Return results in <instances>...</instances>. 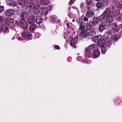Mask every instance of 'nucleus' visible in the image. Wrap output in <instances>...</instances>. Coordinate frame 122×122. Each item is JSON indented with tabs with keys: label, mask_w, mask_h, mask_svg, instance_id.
Returning a JSON list of instances; mask_svg holds the SVG:
<instances>
[{
	"label": "nucleus",
	"mask_w": 122,
	"mask_h": 122,
	"mask_svg": "<svg viewBox=\"0 0 122 122\" xmlns=\"http://www.w3.org/2000/svg\"><path fill=\"white\" fill-rule=\"evenodd\" d=\"M82 61L84 63H87L88 61L87 59L83 60H82Z\"/></svg>",
	"instance_id": "nucleus-44"
},
{
	"label": "nucleus",
	"mask_w": 122,
	"mask_h": 122,
	"mask_svg": "<svg viewBox=\"0 0 122 122\" xmlns=\"http://www.w3.org/2000/svg\"><path fill=\"white\" fill-rule=\"evenodd\" d=\"M98 24V18L97 17H94L92 20V21L89 22V25L90 28L92 26H95Z\"/></svg>",
	"instance_id": "nucleus-6"
},
{
	"label": "nucleus",
	"mask_w": 122,
	"mask_h": 122,
	"mask_svg": "<svg viewBox=\"0 0 122 122\" xmlns=\"http://www.w3.org/2000/svg\"><path fill=\"white\" fill-rule=\"evenodd\" d=\"M14 37H13V39H14Z\"/></svg>",
	"instance_id": "nucleus-53"
},
{
	"label": "nucleus",
	"mask_w": 122,
	"mask_h": 122,
	"mask_svg": "<svg viewBox=\"0 0 122 122\" xmlns=\"http://www.w3.org/2000/svg\"><path fill=\"white\" fill-rule=\"evenodd\" d=\"M19 35L18 36V39L20 40H26L29 38L28 39V40H29L31 39V35L29 32H23L21 34L22 37L20 36H19Z\"/></svg>",
	"instance_id": "nucleus-5"
},
{
	"label": "nucleus",
	"mask_w": 122,
	"mask_h": 122,
	"mask_svg": "<svg viewBox=\"0 0 122 122\" xmlns=\"http://www.w3.org/2000/svg\"><path fill=\"white\" fill-rule=\"evenodd\" d=\"M83 23H81L80 25L79 29L81 30V36L82 37H85L86 36L87 33V26L86 27V29H85V27L84 25H83ZM90 29L89 28L88 30H89Z\"/></svg>",
	"instance_id": "nucleus-4"
},
{
	"label": "nucleus",
	"mask_w": 122,
	"mask_h": 122,
	"mask_svg": "<svg viewBox=\"0 0 122 122\" xmlns=\"http://www.w3.org/2000/svg\"><path fill=\"white\" fill-rule=\"evenodd\" d=\"M74 20H72V21L73 22L74 21Z\"/></svg>",
	"instance_id": "nucleus-52"
},
{
	"label": "nucleus",
	"mask_w": 122,
	"mask_h": 122,
	"mask_svg": "<svg viewBox=\"0 0 122 122\" xmlns=\"http://www.w3.org/2000/svg\"><path fill=\"white\" fill-rule=\"evenodd\" d=\"M4 10V7L2 6H0V12H2Z\"/></svg>",
	"instance_id": "nucleus-39"
},
{
	"label": "nucleus",
	"mask_w": 122,
	"mask_h": 122,
	"mask_svg": "<svg viewBox=\"0 0 122 122\" xmlns=\"http://www.w3.org/2000/svg\"><path fill=\"white\" fill-rule=\"evenodd\" d=\"M6 2L7 5L12 7H15L17 6V3L15 1L11 0H6Z\"/></svg>",
	"instance_id": "nucleus-9"
},
{
	"label": "nucleus",
	"mask_w": 122,
	"mask_h": 122,
	"mask_svg": "<svg viewBox=\"0 0 122 122\" xmlns=\"http://www.w3.org/2000/svg\"><path fill=\"white\" fill-rule=\"evenodd\" d=\"M101 36L100 35H99L98 36H97L94 37L93 39V41L95 43H97V44L98 43L99 40L101 39Z\"/></svg>",
	"instance_id": "nucleus-17"
},
{
	"label": "nucleus",
	"mask_w": 122,
	"mask_h": 122,
	"mask_svg": "<svg viewBox=\"0 0 122 122\" xmlns=\"http://www.w3.org/2000/svg\"><path fill=\"white\" fill-rule=\"evenodd\" d=\"M54 47L56 49H60L59 47L57 45H56L55 46H54Z\"/></svg>",
	"instance_id": "nucleus-45"
},
{
	"label": "nucleus",
	"mask_w": 122,
	"mask_h": 122,
	"mask_svg": "<svg viewBox=\"0 0 122 122\" xmlns=\"http://www.w3.org/2000/svg\"><path fill=\"white\" fill-rule=\"evenodd\" d=\"M36 27V26L35 24H31L30 26L29 30L31 32H32L34 31Z\"/></svg>",
	"instance_id": "nucleus-27"
},
{
	"label": "nucleus",
	"mask_w": 122,
	"mask_h": 122,
	"mask_svg": "<svg viewBox=\"0 0 122 122\" xmlns=\"http://www.w3.org/2000/svg\"><path fill=\"white\" fill-rule=\"evenodd\" d=\"M112 27L114 32H117L119 30L118 26L115 23L113 24L112 25Z\"/></svg>",
	"instance_id": "nucleus-18"
},
{
	"label": "nucleus",
	"mask_w": 122,
	"mask_h": 122,
	"mask_svg": "<svg viewBox=\"0 0 122 122\" xmlns=\"http://www.w3.org/2000/svg\"><path fill=\"white\" fill-rule=\"evenodd\" d=\"M14 19L12 18H10L9 20V22L10 23H13L14 22Z\"/></svg>",
	"instance_id": "nucleus-40"
},
{
	"label": "nucleus",
	"mask_w": 122,
	"mask_h": 122,
	"mask_svg": "<svg viewBox=\"0 0 122 122\" xmlns=\"http://www.w3.org/2000/svg\"><path fill=\"white\" fill-rule=\"evenodd\" d=\"M101 4L103 6H107L108 5V3L105 0H102Z\"/></svg>",
	"instance_id": "nucleus-32"
},
{
	"label": "nucleus",
	"mask_w": 122,
	"mask_h": 122,
	"mask_svg": "<svg viewBox=\"0 0 122 122\" xmlns=\"http://www.w3.org/2000/svg\"><path fill=\"white\" fill-rule=\"evenodd\" d=\"M92 0H86V3L89 5L91 3Z\"/></svg>",
	"instance_id": "nucleus-37"
},
{
	"label": "nucleus",
	"mask_w": 122,
	"mask_h": 122,
	"mask_svg": "<svg viewBox=\"0 0 122 122\" xmlns=\"http://www.w3.org/2000/svg\"><path fill=\"white\" fill-rule=\"evenodd\" d=\"M76 0H71L69 2V4L70 5H71Z\"/></svg>",
	"instance_id": "nucleus-38"
},
{
	"label": "nucleus",
	"mask_w": 122,
	"mask_h": 122,
	"mask_svg": "<svg viewBox=\"0 0 122 122\" xmlns=\"http://www.w3.org/2000/svg\"><path fill=\"white\" fill-rule=\"evenodd\" d=\"M65 38H66V36H65Z\"/></svg>",
	"instance_id": "nucleus-54"
},
{
	"label": "nucleus",
	"mask_w": 122,
	"mask_h": 122,
	"mask_svg": "<svg viewBox=\"0 0 122 122\" xmlns=\"http://www.w3.org/2000/svg\"><path fill=\"white\" fill-rule=\"evenodd\" d=\"M96 34L95 31L93 30H91L88 33V35L90 36H94Z\"/></svg>",
	"instance_id": "nucleus-29"
},
{
	"label": "nucleus",
	"mask_w": 122,
	"mask_h": 122,
	"mask_svg": "<svg viewBox=\"0 0 122 122\" xmlns=\"http://www.w3.org/2000/svg\"><path fill=\"white\" fill-rule=\"evenodd\" d=\"M28 21L30 24H33L35 22V17L33 15H32L28 18Z\"/></svg>",
	"instance_id": "nucleus-13"
},
{
	"label": "nucleus",
	"mask_w": 122,
	"mask_h": 122,
	"mask_svg": "<svg viewBox=\"0 0 122 122\" xmlns=\"http://www.w3.org/2000/svg\"><path fill=\"white\" fill-rule=\"evenodd\" d=\"M35 21L37 24H40L42 22L41 16H39L35 17Z\"/></svg>",
	"instance_id": "nucleus-23"
},
{
	"label": "nucleus",
	"mask_w": 122,
	"mask_h": 122,
	"mask_svg": "<svg viewBox=\"0 0 122 122\" xmlns=\"http://www.w3.org/2000/svg\"><path fill=\"white\" fill-rule=\"evenodd\" d=\"M105 43L104 40L102 38L101 39L99 40L98 45L99 46L102 47L104 46Z\"/></svg>",
	"instance_id": "nucleus-15"
},
{
	"label": "nucleus",
	"mask_w": 122,
	"mask_h": 122,
	"mask_svg": "<svg viewBox=\"0 0 122 122\" xmlns=\"http://www.w3.org/2000/svg\"><path fill=\"white\" fill-rule=\"evenodd\" d=\"M15 23L18 25H20V23H19L18 21H16L15 22Z\"/></svg>",
	"instance_id": "nucleus-46"
},
{
	"label": "nucleus",
	"mask_w": 122,
	"mask_h": 122,
	"mask_svg": "<svg viewBox=\"0 0 122 122\" xmlns=\"http://www.w3.org/2000/svg\"><path fill=\"white\" fill-rule=\"evenodd\" d=\"M112 33V32H107V33L106 34H110V35H111V34Z\"/></svg>",
	"instance_id": "nucleus-49"
},
{
	"label": "nucleus",
	"mask_w": 122,
	"mask_h": 122,
	"mask_svg": "<svg viewBox=\"0 0 122 122\" xmlns=\"http://www.w3.org/2000/svg\"><path fill=\"white\" fill-rule=\"evenodd\" d=\"M80 7L82 10L84 11L86 10L87 8V6L83 3L81 4L80 5Z\"/></svg>",
	"instance_id": "nucleus-25"
},
{
	"label": "nucleus",
	"mask_w": 122,
	"mask_h": 122,
	"mask_svg": "<svg viewBox=\"0 0 122 122\" xmlns=\"http://www.w3.org/2000/svg\"><path fill=\"white\" fill-rule=\"evenodd\" d=\"M41 7L39 5H36L34 6L33 8V11L36 14L39 13L40 11Z\"/></svg>",
	"instance_id": "nucleus-10"
},
{
	"label": "nucleus",
	"mask_w": 122,
	"mask_h": 122,
	"mask_svg": "<svg viewBox=\"0 0 122 122\" xmlns=\"http://www.w3.org/2000/svg\"><path fill=\"white\" fill-rule=\"evenodd\" d=\"M68 16L69 17L71 18H72V14L70 12H69L68 14Z\"/></svg>",
	"instance_id": "nucleus-41"
},
{
	"label": "nucleus",
	"mask_w": 122,
	"mask_h": 122,
	"mask_svg": "<svg viewBox=\"0 0 122 122\" xmlns=\"http://www.w3.org/2000/svg\"><path fill=\"white\" fill-rule=\"evenodd\" d=\"M15 11L13 9H9L6 10L5 13V15L7 16H9L15 13Z\"/></svg>",
	"instance_id": "nucleus-11"
},
{
	"label": "nucleus",
	"mask_w": 122,
	"mask_h": 122,
	"mask_svg": "<svg viewBox=\"0 0 122 122\" xmlns=\"http://www.w3.org/2000/svg\"><path fill=\"white\" fill-rule=\"evenodd\" d=\"M20 26L21 28H27L28 27L27 23L24 20H20Z\"/></svg>",
	"instance_id": "nucleus-8"
},
{
	"label": "nucleus",
	"mask_w": 122,
	"mask_h": 122,
	"mask_svg": "<svg viewBox=\"0 0 122 122\" xmlns=\"http://www.w3.org/2000/svg\"><path fill=\"white\" fill-rule=\"evenodd\" d=\"M83 20L85 21H88V18L86 17H84Z\"/></svg>",
	"instance_id": "nucleus-42"
},
{
	"label": "nucleus",
	"mask_w": 122,
	"mask_h": 122,
	"mask_svg": "<svg viewBox=\"0 0 122 122\" xmlns=\"http://www.w3.org/2000/svg\"><path fill=\"white\" fill-rule=\"evenodd\" d=\"M106 17L102 14L99 17V19L100 21L102 22L104 21Z\"/></svg>",
	"instance_id": "nucleus-28"
},
{
	"label": "nucleus",
	"mask_w": 122,
	"mask_h": 122,
	"mask_svg": "<svg viewBox=\"0 0 122 122\" xmlns=\"http://www.w3.org/2000/svg\"><path fill=\"white\" fill-rule=\"evenodd\" d=\"M4 20V17L0 16V22H2Z\"/></svg>",
	"instance_id": "nucleus-43"
},
{
	"label": "nucleus",
	"mask_w": 122,
	"mask_h": 122,
	"mask_svg": "<svg viewBox=\"0 0 122 122\" xmlns=\"http://www.w3.org/2000/svg\"><path fill=\"white\" fill-rule=\"evenodd\" d=\"M106 19V21L107 24H109L112 22L113 20V18L112 15L107 17Z\"/></svg>",
	"instance_id": "nucleus-14"
},
{
	"label": "nucleus",
	"mask_w": 122,
	"mask_h": 122,
	"mask_svg": "<svg viewBox=\"0 0 122 122\" xmlns=\"http://www.w3.org/2000/svg\"><path fill=\"white\" fill-rule=\"evenodd\" d=\"M115 2H118V3L117 4L116 3L113 4L112 7V14L113 15L115 16L117 15V13H118V11L122 9L121 5H120L119 3L121 1V0H114Z\"/></svg>",
	"instance_id": "nucleus-1"
},
{
	"label": "nucleus",
	"mask_w": 122,
	"mask_h": 122,
	"mask_svg": "<svg viewBox=\"0 0 122 122\" xmlns=\"http://www.w3.org/2000/svg\"><path fill=\"white\" fill-rule=\"evenodd\" d=\"M95 0L96 1H99L100 0Z\"/></svg>",
	"instance_id": "nucleus-50"
},
{
	"label": "nucleus",
	"mask_w": 122,
	"mask_h": 122,
	"mask_svg": "<svg viewBox=\"0 0 122 122\" xmlns=\"http://www.w3.org/2000/svg\"><path fill=\"white\" fill-rule=\"evenodd\" d=\"M34 0H17L21 6H25L26 7H30L34 4Z\"/></svg>",
	"instance_id": "nucleus-2"
},
{
	"label": "nucleus",
	"mask_w": 122,
	"mask_h": 122,
	"mask_svg": "<svg viewBox=\"0 0 122 122\" xmlns=\"http://www.w3.org/2000/svg\"><path fill=\"white\" fill-rule=\"evenodd\" d=\"M95 48L94 44H92L89 46L86 49V51L85 52V57L89 58L92 57L91 51L92 50Z\"/></svg>",
	"instance_id": "nucleus-3"
},
{
	"label": "nucleus",
	"mask_w": 122,
	"mask_h": 122,
	"mask_svg": "<svg viewBox=\"0 0 122 122\" xmlns=\"http://www.w3.org/2000/svg\"><path fill=\"white\" fill-rule=\"evenodd\" d=\"M112 40V37H108L106 39V41L108 42H110Z\"/></svg>",
	"instance_id": "nucleus-36"
},
{
	"label": "nucleus",
	"mask_w": 122,
	"mask_h": 122,
	"mask_svg": "<svg viewBox=\"0 0 122 122\" xmlns=\"http://www.w3.org/2000/svg\"><path fill=\"white\" fill-rule=\"evenodd\" d=\"M67 28H69L70 27V24L69 23H67L66 24Z\"/></svg>",
	"instance_id": "nucleus-47"
},
{
	"label": "nucleus",
	"mask_w": 122,
	"mask_h": 122,
	"mask_svg": "<svg viewBox=\"0 0 122 122\" xmlns=\"http://www.w3.org/2000/svg\"><path fill=\"white\" fill-rule=\"evenodd\" d=\"M121 15L119 11H118V13H117V15L114 17H116L117 20L119 21H122V17H121Z\"/></svg>",
	"instance_id": "nucleus-20"
},
{
	"label": "nucleus",
	"mask_w": 122,
	"mask_h": 122,
	"mask_svg": "<svg viewBox=\"0 0 122 122\" xmlns=\"http://www.w3.org/2000/svg\"><path fill=\"white\" fill-rule=\"evenodd\" d=\"M101 47V51L102 53V54H105V52L107 50V49L105 47H104V46H103Z\"/></svg>",
	"instance_id": "nucleus-33"
},
{
	"label": "nucleus",
	"mask_w": 122,
	"mask_h": 122,
	"mask_svg": "<svg viewBox=\"0 0 122 122\" xmlns=\"http://www.w3.org/2000/svg\"><path fill=\"white\" fill-rule=\"evenodd\" d=\"M117 40V39L116 40V39H114V41H116Z\"/></svg>",
	"instance_id": "nucleus-51"
},
{
	"label": "nucleus",
	"mask_w": 122,
	"mask_h": 122,
	"mask_svg": "<svg viewBox=\"0 0 122 122\" xmlns=\"http://www.w3.org/2000/svg\"><path fill=\"white\" fill-rule=\"evenodd\" d=\"M94 14V12L92 11H88L86 12V16L90 18L92 17Z\"/></svg>",
	"instance_id": "nucleus-22"
},
{
	"label": "nucleus",
	"mask_w": 122,
	"mask_h": 122,
	"mask_svg": "<svg viewBox=\"0 0 122 122\" xmlns=\"http://www.w3.org/2000/svg\"><path fill=\"white\" fill-rule=\"evenodd\" d=\"M49 12L47 8H44L41 10V13L43 15H46Z\"/></svg>",
	"instance_id": "nucleus-26"
},
{
	"label": "nucleus",
	"mask_w": 122,
	"mask_h": 122,
	"mask_svg": "<svg viewBox=\"0 0 122 122\" xmlns=\"http://www.w3.org/2000/svg\"><path fill=\"white\" fill-rule=\"evenodd\" d=\"M26 15L27 14L25 12H22L21 13L20 15V16L21 19V20H24Z\"/></svg>",
	"instance_id": "nucleus-30"
},
{
	"label": "nucleus",
	"mask_w": 122,
	"mask_h": 122,
	"mask_svg": "<svg viewBox=\"0 0 122 122\" xmlns=\"http://www.w3.org/2000/svg\"><path fill=\"white\" fill-rule=\"evenodd\" d=\"M76 21L79 24L80 23V25H81V23H83V25H85V23L84 22H82L81 21V20L80 19H78L76 20Z\"/></svg>",
	"instance_id": "nucleus-34"
},
{
	"label": "nucleus",
	"mask_w": 122,
	"mask_h": 122,
	"mask_svg": "<svg viewBox=\"0 0 122 122\" xmlns=\"http://www.w3.org/2000/svg\"><path fill=\"white\" fill-rule=\"evenodd\" d=\"M105 28V24L102 23L100 24L99 25V29L100 31H102Z\"/></svg>",
	"instance_id": "nucleus-21"
},
{
	"label": "nucleus",
	"mask_w": 122,
	"mask_h": 122,
	"mask_svg": "<svg viewBox=\"0 0 122 122\" xmlns=\"http://www.w3.org/2000/svg\"><path fill=\"white\" fill-rule=\"evenodd\" d=\"M48 7L49 9H51L52 8V6L51 5H49Z\"/></svg>",
	"instance_id": "nucleus-48"
},
{
	"label": "nucleus",
	"mask_w": 122,
	"mask_h": 122,
	"mask_svg": "<svg viewBox=\"0 0 122 122\" xmlns=\"http://www.w3.org/2000/svg\"><path fill=\"white\" fill-rule=\"evenodd\" d=\"M41 4L44 5H47L49 4V1L48 0H38Z\"/></svg>",
	"instance_id": "nucleus-19"
},
{
	"label": "nucleus",
	"mask_w": 122,
	"mask_h": 122,
	"mask_svg": "<svg viewBox=\"0 0 122 122\" xmlns=\"http://www.w3.org/2000/svg\"><path fill=\"white\" fill-rule=\"evenodd\" d=\"M112 12H111L110 9L107 8L104 11L103 14L104 15V16L107 17L109 15H112Z\"/></svg>",
	"instance_id": "nucleus-12"
},
{
	"label": "nucleus",
	"mask_w": 122,
	"mask_h": 122,
	"mask_svg": "<svg viewBox=\"0 0 122 122\" xmlns=\"http://www.w3.org/2000/svg\"><path fill=\"white\" fill-rule=\"evenodd\" d=\"M1 30L5 32H9V30L8 28L5 25H3L1 27Z\"/></svg>",
	"instance_id": "nucleus-24"
},
{
	"label": "nucleus",
	"mask_w": 122,
	"mask_h": 122,
	"mask_svg": "<svg viewBox=\"0 0 122 122\" xmlns=\"http://www.w3.org/2000/svg\"><path fill=\"white\" fill-rule=\"evenodd\" d=\"M77 38L76 37L72 38L70 41V45L72 47H75L76 45L77 44Z\"/></svg>",
	"instance_id": "nucleus-7"
},
{
	"label": "nucleus",
	"mask_w": 122,
	"mask_h": 122,
	"mask_svg": "<svg viewBox=\"0 0 122 122\" xmlns=\"http://www.w3.org/2000/svg\"><path fill=\"white\" fill-rule=\"evenodd\" d=\"M100 52L99 51L97 50H94L93 51V53L92 55V56H93L97 57L99 56Z\"/></svg>",
	"instance_id": "nucleus-16"
},
{
	"label": "nucleus",
	"mask_w": 122,
	"mask_h": 122,
	"mask_svg": "<svg viewBox=\"0 0 122 122\" xmlns=\"http://www.w3.org/2000/svg\"><path fill=\"white\" fill-rule=\"evenodd\" d=\"M96 6L99 9L101 8L103 6L102 4L99 3H98L97 4Z\"/></svg>",
	"instance_id": "nucleus-35"
},
{
	"label": "nucleus",
	"mask_w": 122,
	"mask_h": 122,
	"mask_svg": "<svg viewBox=\"0 0 122 122\" xmlns=\"http://www.w3.org/2000/svg\"><path fill=\"white\" fill-rule=\"evenodd\" d=\"M51 17L52 18V20L53 21V23L57 22L58 21V20L56 16H52Z\"/></svg>",
	"instance_id": "nucleus-31"
}]
</instances>
